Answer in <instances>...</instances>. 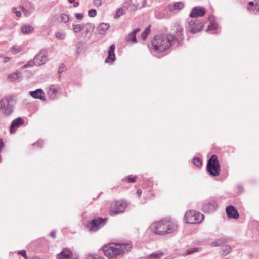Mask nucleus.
<instances>
[{"mask_svg": "<svg viewBox=\"0 0 259 259\" xmlns=\"http://www.w3.org/2000/svg\"><path fill=\"white\" fill-rule=\"evenodd\" d=\"M14 105L12 100L4 98L0 101V110L5 116H9L13 113Z\"/></svg>", "mask_w": 259, "mask_h": 259, "instance_id": "nucleus-5", "label": "nucleus"}, {"mask_svg": "<svg viewBox=\"0 0 259 259\" xmlns=\"http://www.w3.org/2000/svg\"><path fill=\"white\" fill-rule=\"evenodd\" d=\"M24 124V120L21 117H18L13 120L11 123L10 127V132L11 134L15 133L17 130L22 126Z\"/></svg>", "mask_w": 259, "mask_h": 259, "instance_id": "nucleus-13", "label": "nucleus"}, {"mask_svg": "<svg viewBox=\"0 0 259 259\" xmlns=\"http://www.w3.org/2000/svg\"><path fill=\"white\" fill-rule=\"evenodd\" d=\"M33 28L32 26L25 25L22 27L21 31L23 34H28L29 32L32 31Z\"/></svg>", "mask_w": 259, "mask_h": 259, "instance_id": "nucleus-27", "label": "nucleus"}, {"mask_svg": "<svg viewBox=\"0 0 259 259\" xmlns=\"http://www.w3.org/2000/svg\"><path fill=\"white\" fill-rule=\"evenodd\" d=\"M18 254H20L21 255H22L23 256L25 257L26 255V252L25 250H23L19 251L18 252Z\"/></svg>", "mask_w": 259, "mask_h": 259, "instance_id": "nucleus-48", "label": "nucleus"}, {"mask_svg": "<svg viewBox=\"0 0 259 259\" xmlns=\"http://www.w3.org/2000/svg\"><path fill=\"white\" fill-rule=\"evenodd\" d=\"M140 31L139 28L135 29L132 32L129 33L125 37V40L127 42L136 43L137 42L136 38V33Z\"/></svg>", "mask_w": 259, "mask_h": 259, "instance_id": "nucleus-19", "label": "nucleus"}, {"mask_svg": "<svg viewBox=\"0 0 259 259\" xmlns=\"http://www.w3.org/2000/svg\"><path fill=\"white\" fill-rule=\"evenodd\" d=\"M218 28V25L217 23H211V24L210 25H209L208 26V27L207 28V29L206 30V31H211V34H214L215 33V30H216Z\"/></svg>", "mask_w": 259, "mask_h": 259, "instance_id": "nucleus-29", "label": "nucleus"}, {"mask_svg": "<svg viewBox=\"0 0 259 259\" xmlns=\"http://www.w3.org/2000/svg\"><path fill=\"white\" fill-rule=\"evenodd\" d=\"M68 2L72 4V3H73L75 2V0H68Z\"/></svg>", "mask_w": 259, "mask_h": 259, "instance_id": "nucleus-57", "label": "nucleus"}, {"mask_svg": "<svg viewBox=\"0 0 259 259\" xmlns=\"http://www.w3.org/2000/svg\"><path fill=\"white\" fill-rule=\"evenodd\" d=\"M199 251L198 248H195L192 249H189L187 250V254H190L194 252H198Z\"/></svg>", "mask_w": 259, "mask_h": 259, "instance_id": "nucleus-43", "label": "nucleus"}, {"mask_svg": "<svg viewBox=\"0 0 259 259\" xmlns=\"http://www.w3.org/2000/svg\"><path fill=\"white\" fill-rule=\"evenodd\" d=\"M73 30L74 33H77L83 31L84 25L81 24H73L72 25Z\"/></svg>", "mask_w": 259, "mask_h": 259, "instance_id": "nucleus-26", "label": "nucleus"}, {"mask_svg": "<svg viewBox=\"0 0 259 259\" xmlns=\"http://www.w3.org/2000/svg\"><path fill=\"white\" fill-rule=\"evenodd\" d=\"M105 0H94V5L95 6L98 7L101 6Z\"/></svg>", "mask_w": 259, "mask_h": 259, "instance_id": "nucleus-41", "label": "nucleus"}, {"mask_svg": "<svg viewBox=\"0 0 259 259\" xmlns=\"http://www.w3.org/2000/svg\"><path fill=\"white\" fill-rule=\"evenodd\" d=\"M257 13H259V4L257 5V6L254 8V10H253L254 14H256Z\"/></svg>", "mask_w": 259, "mask_h": 259, "instance_id": "nucleus-49", "label": "nucleus"}, {"mask_svg": "<svg viewBox=\"0 0 259 259\" xmlns=\"http://www.w3.org/2000/svg\"><path fill=\"white\" fill-rule=\"evenodd\" d=\"M124 14V11L123 8H119L117 9L116 10V14L114 16V18L118 19L120 16H122Z\"/></svg>", "mask_w": 259, "mask_h": 259, "instance_id": "nucleus-30", "label": "nucleus"}, {"mask_svg": "<svg viewBox=\"0 0 259 259\" xmlns=\"http://www.w3.org/2000/svg\"><path fill=\"white\" fill-rule=\"evenodd\" d=\"M237 191L239 193H241L243 191V187L242 185L239 184L237 186Z\"/></svg>", "mask_w": 259, "mask_h": 259, "instance_id": "nucleus-44", "label": "nucleus"}, {"mask_svg": "<svg viewBox=\"0 0 259 259\" xmlns=\"http://www.w3.org/2000/svg\"><path fill=\"white\" fill-rule=\"evenodd\" d=\"M227 243V239L226 238H222L217 239L212 242L210 245L212 247L221 246Z\"/></svg>", "mask_w": 259, "mask_h": 259, "instance_id": "nucleus-24", "label": "nucleus"}, {"mask_svg": "<svg viewBox=\"0 0 259 259\" xmlns=\"http://www.w3.org/2000/svg\"><path fill=\"white\" fill-rule=\"evenodd\" d=\"M35 65V58L33 60H30L25 65H24V68H26L29 67H32L34 65Z\"/></svg>", "mask_w": 259, "mask_h": 259, "instance_id": "nucleus-37", "label": "nucleus"}, {"mask_svg": "<svg viewBox=\"0 0 259 259\" xmlns=\"http://www.w3.org/2000/svg\"><path fill=\"white\" fill-rule=\"evenodd\" d=\"M20 76H21V73L17 72L13 74H12L10 76V77L12 79L14 80L17 79Z\"/></svg>", "mask_w": 259, "mask_h": 259, "instance_id": "nucleus-39", "label": "nucleus"}, {"mask_svg": "<svg viewBox=\"0 0 259 259\" xmlns=\"http://www.w3.org/2000/svg\"><path fill=\"white\" fill-rule=\"evenodd\" d=\"M127 203L124 201H115L110 206V213L112 215H116L124 211L127 207Z\"/></svg>", "mask_w": 259, "mask_h": 259, "instance_id": "nucleus-7", "label": "nucleus"}, {"mask_svg": "<svg viewBox=\"0 0 259 259\" xmlns=\"http://www.w3.org/2000/svg\"><path fill=\"white\" fill-rule=\"evenodd\" d=\"M22 50V47L19 46L14 45L12 48V52L13 54H17L19 53Z\"/></svg>", "mask_w": 259, "mask_h": 259, "instance_id": "nucleus-34", "label": "nucleus"}, {"mask_svg": "<svg viewBox=\"0 0 259 259\" xmlns=\"http://www.w3.org/2000/svg\"><path fill=\"white\" fill-rule=\"evenodd\" d=\"M217 207V203L214 199L206 200L202 206V210L205 213H211L214 211Z\"/></svg>", "mask_w": 259, "mask_h": 259, "instance_id": "nucleus-9", "label": "nucleus"}, {"mask_svg": "<svg viewBox=\"0 0 259 259\" xmlns=\"http://www.w3.org/2000/svg\"><path fill=\"white\" fill-rule=\"evenodd\" d=\"M136 176L129 175L127 177H124L122 180L127 181L128 183H134L136 181Z\"/></svg>", "mask_w": 259, "mask_h": 259, "instance_id": "nucleus-31", "label": "nucleus"}, {"mask_svg": "<svg viewBox=\"0 0 259 259\" xmlns=\"http://www.w3.org/2000/svg\"><path fill=\"white\" fill-rule=\"evenodd\" d=\"M95 28V26L93 23H88L84 24L83 33L84 34V37H90Z\"/></svg>", "mask_w": 259, "mask_h": 259, "instance_id": "nucleus-17", "label": "nucleus"}, {"mask_svg": "<svg viewBox=\"0 0 259 259\" xmlns=\"http://www.w3.org/2000/svg\"><path fill=\"white\" fill-rule=\"evenodd\" d=\"M50 236L53 238H55L56 237V231L55 230H53L50 233Z\"/></svg>", "mask_w": 259, "mask_h": 259, "instance_id": "nucleus-50", "label": "nucleus"}, {"mask_svg": "<svg viewBox=\"0 0 259 259\" xmlns=\"http://www.w3.org/2000/svg\"><path fill=\"white\" fill-rule=\"evenodd\" d=\"M43 144V141L42 140H39L36 143L34 144V145H38V147H41Z\"/></svg>", "mask_w": 259, "mask_h": 259, "instance_id": "nucleus-47", "label": "nucleus"}, {"mask_svg": "<svg viewBox=\"0 0 259 259\" xmlns=\"http://www.w3.org/2000/svg\"><path fill=\"white\" fill-rule=\"evenodd\" d=\"M253 7L250 6V11H249V12H252H252H253V10H254V9H253Z\"/></svg>", "mask_w": 259, "mask_h": 259, "instance_id": "nucleus-56", "label": "nucleus"}, {"mask_svg": "<svg viewBox=\"0 0 259 259\" xmlns=\"http://www.w3.org/2000/svg\"><path fill=\"white\" fill-rule=\"evenodd\" d=\"M226 212L229 218L237 219L239 218V214L237 209L233 206L230 205L226 208Z\"/></svg>", "mask_w": 259, "mask_h": 259, "instance_id": "nucleus-16", "label": "nucleus"}, {"mask_svg": "<svg viewBox=\"0 0 259 259\" xmlns=\"http://www.w3.org/2000/svg\"><path fill=\"white\" fill-rule=\"evenodd\" d=\"M57 256L59 259H79L78 254H73L70 250L67 248H64Z\"/></svg>", "mask_w": 259, "mask_h": 259, "instance_id": "nucleus-11", "label": "nucleus"}, {"mask_svg": "<svg viewBox=\"0 0 259 259\" xmlns=\"http://www.w3.org/2000/svg\"><path fill=\"white\" fill-rule=\"evenodd\" d=\"M205 13L206 12L204 8L199 6L195 7L192 9L189 16L191 18L203 17Z\"/></svg>", "mask_w": 259, "mask_h": 259, "instance_id": "nucleus-14", "label": "nucleus"}, {"mask_svg": "<svg viewBox=\"0 0 259 259\" xmlns=\"http://www.w3.org/2000/svg\"><path fill=\"white\" fill-rule=\"evenodd\" d=\"M53 18L58 20L59 22L64 23L68 22L69 20V15L64 13L60 14L58 16H54Z\"/></svg>", "mask_w": 259, "mask_h": 259, "instance_id": "nucleus-23", "label": "nucleus"}, {"mask_svg": "<svg viewBox=\"0 0 259 259\" xmlns=\"http://www.w3.org/2000/svg\"><path fill=\"white\" fill-rule=\"evenodd\" d=\"M10 60V58L9 57H5L4 58V62L5 63H7V62H9Z\"/></svg>", "mask_w": 259, "mask_h": 259, "instance_id": "nucleus-52", "label": "nucleus"}, {"mask_svg": "<svg viewBox=\"0 0 259 259\" xmlns=\"http://www.w3.org/2000/svg\"><path fill=\"white\" fill-rule=\"evenodd\" d=\"M58 92V87L55 85H52L49 87L48 94L52 99H54L56 97Z\"/></svg>", "mask_w": 259, "mask_h": 259, "instance_id": "nucleus-20", "label": "nucleus"}, {"mask_svg": "<svg viewBox=\"0 0 259 259\" xmlns=\"http://www.w3.org/2000/svg\"><path fill=\"white\" fill-rule=\"evenodd\" d=\"M207 169L209 174L212 176L219 175L221 168L216 155H213L208 160L207 164Z\"/></svg>", "mask_w": 259, "mask_h": 259, "instance_id": "nucleus-4", "label": "nucleus"}, {"mask_svg": "<svg viewBox=\"0 0 259 259\" xmlns=\"http://www.w3.org/2000/svg\"><path fill=\"white\" fill-rule=\"evenodd\" d=\"M75 17L77 20H81L83 18L84 14L83 13H75Z\"/></svg>", "mask_w": 259, "mask_h": 259, "instance_id": "nucleus-42", "label": "nucleus"}, {"mask_svg": "<svg viewBox=\"0 0 259 259\" xmlns=\"http://www.w3.org/2000/svg\"><path fill=\"white\" fill-rule=\"evenodd\" d=\"M64 68H65V66L64 64L61 65L58 69V73L61 74L62 72H63Z\"/></svg>", "mask_w": 259, "mask_h": 259, "instance_id": "nucleus-45", "label": "nucleus"}, {"mask_svg": "<svg viewBox=\"0 0 259 259\" xmlns=\"http://www.w3.org/2000/svg\"><path fill=\"white\" fill-rule=\"evenodd\" d=\"M178 226L176 222L171 220L163 219L152 223L149 229L154 234L165 235L175 233L177 232Z\"/></svg>", "mask_w": 259, "mask_h": 259, "instance_id": "nucleus-2", "label": "nucleus"}, {"mask_svg": "<svg viewBox=\"0 0 259 259\" xmlns=\"http://www.w3.org/2000/svg\"><path fill=\"white\" fill-rule=\"evenodd\" d=\"M142 191L141 189H139L137 190V194L138 195L140 196L141 194H142Z\"/></svg>", "mask_w": 259, "mask_h": 259, "instance_id": "nucleus-53", "label": "nucleus"}, {"mask_svg": "<svg viewBox=\"0 0 259 259\" xmlns=\"http://www.w3.org/2000/svg\"><path fill=\"white\" fill-rule=\"evenodd\" d=\"M30 95L35 99H39L43 100L45 99L44 92L41 89L30 91Z\"/></svg>", "mask_w": 259, "mask_h": 259, "instance_id": "nucleus-18", "label": "nucleus"}, {"mask_svg": "<svg viewBox=\"0 0 259 259\" xmlns=\"http://www.w3.org/2000/svg\"><path fill=\"white\" fill-rule=\"evenodd\" d=\"M74 7H77L79 5V3L78 2H74Z\"/></svg>", "mask_w": 259, "mask_h": 259, "instance_id": "nucleus-55", "label": "nucleus"}, {"mask_svg": "<svg viewBox=\"0 0 259 259\" xmlns=\"http://www.w3.org/2000/svg\"><path fill=\"white\" fill-rule=\"evenodd\" d=\"M254 2H252V1H251L250 2L248 5L247 6V9L248 10V11H250V6H251V7H254Z\"/></svg>", "mask_w": 259, "mask_h": 259, "instance_id": "nucleus-46", "label": "nucleus"}, {"mask_svg": "<svg viewBox=\"0 0 259 259\" xmlns=\"http://www.w3.org/2000/svg\"><path fill=\"white\" fill-rule=\"evenodd\" d=\"M106 221V219L98 217L93 219L87 225V227L91 232H95L103 226Z\"/></svg>", "mask_w": 259, "mask_h": 259, "instance_id": "nucleus-8", "label": "nucleus"}, {"mask_svg": "<svg viewBox=\"0 0 259 259\" xmlns=\"http://www.w3.org/2000/svg\"><path fill=\"white\" fill-rule=\"evenodd\" d=\"M150 31L149 27H147L141 34V38L143 40H145Z\"/></svg>", "mask_w": 259, "mask_h": 259, "instance_id": "nucleus-36", "label": "nucleus"}, {"mask_svg": "<svg viewBox=\"0 0 259 259\" xmlns=\"http://www.w3.org/2000/svg\"><path fill=\"white\" fill-rule=\"evenodd\" d=\"M203 26L202 23L198 20H191L188 22V28L190 31L193 33L200 31Z\"/></svg>", "mask_w": 259, "mask_h": 259, "instance_id": "nucleus-10", "label": "nucleus"}, {"mask_svg": "<svg viewBox=\"0 0 259 259\" xmlns=\"http://www.w3.org/2000/svg\"><path fill=\"white\" fill-rule=\"evenodd\" d=\"M85 259H104V258L96 254H88L86 255Z\"/></svg>", "mask_w": 259, "mask_h": 259, "instance_id": "nucleus-32", "label": "nucleus"}, {"mask_svg": "<svg viewBox=\"0 0 259 259\" xmlns=\"http://www.w3.org/2000/svg\"><path fill=\"white\" fill-rule=\"evenodd\" d=\"M193 163L197 167H199L201 166L202 161L200 158L198 157H195L193 159Z\"/></svg>", "mask_w": 259, "mask_h": 259, "instance_id": "nucleus-35", "label": "nucleus"}, {"mask_svg": "<svg viewBox=\"0 0 259 259\" xmlns=\"http://www.w3.org/2000/svg\"><path fill=\"white\" fill-rule=\"evenodd\" d=\"M131 248V245L129 244H118L110 243L104 245L103 251L105 256L109 259H112L128 252Z\"/></svg>", "mask_w": 259, "mask_h": 259, "instance_id": "nucleus-3", "label": "nucleus"}, {"mask_svg": "<svg viewBox=\"0 0 259 259\" xmlns=\"http://www.w3.org/2000/svg\"><path fill=\"white\" fill-rule=\"evenodd\" d=\"M184 7V4L181 2H176L172 5H169L167 6V9L169 11H173L174 10H181Z\"/></svg>", "mask_w": 259, "mask_h": 259, "instance_id": "nucleus-22", "label": "nucleus"}, {"mask_svg": "<svg viewBox=\"0 0 259 259\" xmlns=\"http://www.w3.org/2000/svg\"><path fill=\"white\" fill-rule=\"evenodd\" d=\"M97 15V12L95 9H92L88 11V16L90 17H94Z\"/></svg>", "mask_w": 259, "mask_h": 259, "instance_id": "nucleus-40", "label": "nucleus"}, {"mask_svg": "<svg viewBox=\"0 0 259 259\" xmlns=\"http://www.w3.org/2000/svg\"><path fill=\"white\" fill-rule=\"evenodd\" d=\"M21 9L24 14H26L27 13V10L26 8H25L23 6H21Z\"/></svg>", "mask_w": 259, "mask_h": 259, "instance_id": "nucleus-51", "label": "nucleus"}, {"mask_svg": "<svg viewBox=\"0 0 259 259\" xmlns=\"http://www.w3.org/2000/svg\"><path fill=\"white\" fill-rule=\"evenodd\" d=\"M163 255V253L162 251H158L147 256L145 259H160Z\"/></svg>", "mask_w": 259, "mask_h": 259, "instance_id": "nucleus-25", "label": "nucleus"}, {"mask_svg": "<svg viewBox=\"0 0 259 259\" xmlns=\"http://www.w3.org/2000/svg\"><path fill=\"white\" fill-rule=\"evenodd\" d=\"M110 26L107 23H101L97 27V31L101 35L105 34L107 30L109 29Z\"/></svg>", "mask_w": 259, "mask_h": 259, "instance_id": "nucleus-21", "label": "nucleus"}, {"mask_svg": "<svg viewBox=\"0 0 259 259\" xmlns=\"http://www.w3.org/2000/svg\"><path fill=\"white\" fill-rule=\"evenodd\" d=\"M35 65L40 66L44 64L48 61L47 52L46 50H41L35 57Z\"/></svg>", "mask_w": 259, "mask_h": 259, "instance_id": "nucleus-12", "label": "nucleus"}, {"mask_svg": "<svg viewBox=\"0 0 259 259\" xmlns=\"http://www.w3.org/2000/svg\"><path fill=\"white\" fill-rule=\"evenodd\" d=\"M25 259H40L39 258V257H31V258H27V257H26Z\"/></svg>", "mask_w": 259, "mask_h": 259, "instance_id": "nucleus-54", "label": "nucleus"}, {"mask_svg": "<svg viewBox=\"0 0 259 259\" xmlns=\"http://www.w3.org/2000/svg\"><path fill=\"white\" fill-rule=\"evenodd\" d=\"M204 219V215L199 212L189 210L185 215L186 222L188 224H197L201 223Z\"/></svg>", "mask_w": 259, "mask_h": 259, "instance_id": "nucleus-6", "label": "nucleus"}, {"mask_svg": "<svg viewBox=\"0 0 259 259\" xmlns=\"http://www.w3.org/2000/svg\"><path fill=\"white\" fill-rule=\"evenodd\" d=\"M55 36L59 40H64L66 37V34L64 32H57L55 33Z\"/></svg>", "mask_w": 259, "mask_h": 259, "instance_id": "nucleus-33", "label": "nucleus"}, {"mask_svg": "<svg viewBox=\"0 0 259 259\" xmlns=\"http://www.w3.org/2000/svg\"><path fill=\"white\" fill-rule=\"evenodd\" d=\"M12 13L15 14L16 16L18 17H20L22 15V13L20 11H18L16 7H12L11 9Z\"/></svg>", "mask_w": 259, "mask_h": 259, "instance_id": "nucleus-38", "label": "nucleus"}, {"mask_svg": "<svg viewBox=\"0 0 259 259\" xmlns=\"http://www.w3.org/2000/svg\"><path fill=\"white\" fill-rule=\"evenodd\" d=\"M182 31L181 27H178L176 35L169 34L155 36L151 41L153 49L157 52H163L171 47L175 48L179 46L183 40Z\"/></svg>", "mask_w": 259, "mask_h": 259, "instance_id": "nucleus-1", "label": "nucleus"}, {"mask_svg": "<svg viewBox=\"0 0 259 259\" xmlns=\"http://www.w3.org/2000/svg\"><path fill=\"white\" fill-rule=\"evenodd\" d=\"M232 251V248L229 245H225L222 248V255L223 256H225L227 254H228L229 253H230Z\"/></svg>", "mask_w": 259, "mask_h": 259, "instance_id": "nucleus-28", "label": "nucleus"}, {"mask_svg": "<svg viewBox=\"0 0 259 259\" xmlns=\"http://www.w3.org/2000/svg\"><path fill=\"white\" fill-rule=\"evenodd\" d=\"M115 46L114 44L111 45L108 51V56L105 61L106 63H113L115 61Z\"/></svg>", "mask_w": 259, "mask_h": 259, "instance_id": "nucleus-15", "label": "nucleus"}]
</instances>
